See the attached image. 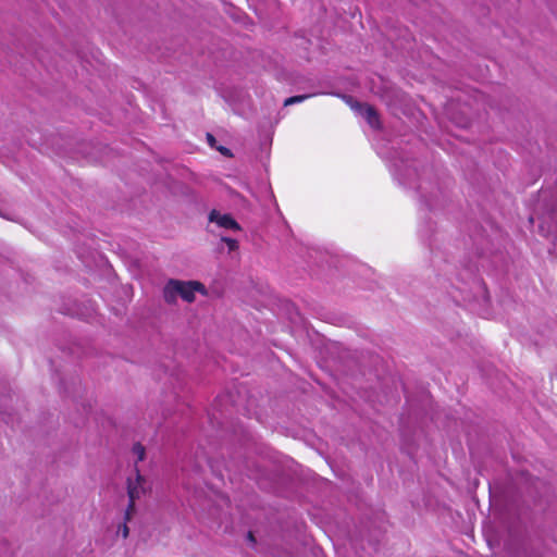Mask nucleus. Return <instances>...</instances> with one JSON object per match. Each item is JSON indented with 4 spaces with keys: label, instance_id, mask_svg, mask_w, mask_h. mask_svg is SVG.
Wrapping results in <instances>:
<instances>
[{
    "label": "nucleus",
    "instance_id": "1a4fd4ad",
    "mask_svg": "<svg viewBox=\"0 0 557 557\" xmlns=\"http://www.w3.org/2000/svg\"><path fill=\"white\" fill-rule=\"evenodd\" d=\"M248 540L251 542H255V536H253L252 532H248Z\"/></svg>",
    "mask_w": 557,
    "mask_h": 557
},
{
    "label": "nucleus",
    "instance_id": "f03ea898",
    "mask_svg": "<svg viewBox=\"0 0 557 557\" xmlns=\"http://www.w3.org/2000/svg\"><path fill=\"white\" fill-rule=\"evenodd\" d=\"M208 294L206 286L199 281H180L171 278L163 287V299L169 305H174L180 296L186 302H194L195 294Z\"/></svg>",
    "mask_w": 557,
    "mask_h": 557
},
{
    "label": "nucleus",
    "instance_id": "423d86ee",
    "mask_svg": "<svg viewBox=\"0 0 557 557\" xmlns=\"http://www.w3.org/2000/svg\"><path fill=\"white\" fill-rule=\"evenodd\" d=\"M312 95H298V96H293V97H289L287 98L285 101H284V106L287 107V106H292V104H295V103H299V102H302L305 101L306 99L310 98Z\"/></svg>",
    "mask_w": 557,
    "mask_h": 557
},
{
    "label": "nucleus",
    "instance_id": "0eeeda50",
    "mask_svg": "<svg viewBox=\"0 0 557 557\" xmlns=\"http://www.w3.org/2000/svg\"><path fill=\"white\" fill-rule=\"evenodd\" d=\"M222 242H224L227 245L230 251H234L238 248V242L234 238L222 237Z\"/></svg>",
    "mask_w": 557,
    "mask_h": 557
},
{
    "label": "nucleus",
    "instance_id": "f257e3e1",
    "mask_svg": "<svg viewBox=\"0 0 557 557\" xmlns=\"http://www.w3.org/2000/svg\"><path fill=\"white\" fill-rule=\"evenodd\" d=\"M135 478L127 479V495L128 505L124 512V521L117 525L116 535L126 539L129 533L127 521L132 519L135 513V503L140 499L150 490L147 479L140 474L138 467L134 469Z\"/></svg>",
    "mask_w": 557,
    "mask_h": 557
},
{
    "label": "nucleus",
    "instance_id": "7ed1b4c3",
    "mask_svg": "<svg viewBox=\"0 0 557 557\" xmlns=\"http://www.w3.org/2000/svg\"><path fill=\"white\" fill-rule=\"evenodd\" d=\"M345 100L351 110L359 113L367 121L370 127H372L373 129L382 128L380 115L373 106L369 103L359 102L351 96H345Z\"/></svg>",
    "mask_w": 557,
    "mask_h": 557
},
{
    "label": "nucleus",
    "instance_id": "39448f33",
    "mask_svg": "<svg viewBox=\"0 0 557 557\" xmlns=\"http://www.w3.org/2000/svg\"><path fill=\"white\" fill-rule=\"evenodd\" d=\"M133 454L136 456L135 467L139 461H143L146 457V448L140 443H135L132 448Z\"/></svg>",
    "mask_w": 557,
    "mask_h": 557
},
{
    "label": "nucleus",
    "instance_id": "20e7f679",
    "mask_svg": "<svg viewBox=\"0 0 557 557\" xmlns=\"http://www.w3.org/2000/svg\"><path fill=\"white\" fill-rule=\"evenodd\" d=\"M209 221L216 223L220 227L226 230L239 231L240 226L231 214H221L216 210H212L209 214Z\"/></svg>",
    "mask_w": 557,
    "mask_h": 557
},
{
    "label": "nucleus",
    "instance_id": "6e6552de",
    "mask_svg": "<svg viewBox=\"0 0 557 557\" xmlns=\"http://www.w3.org/2000/svg\"><path fill=\"white\" fill-rule=\"evenodd\" d=\"M220 151L224 154V156H231V151L228 148H225V147H221L220 148Z\"/></svg>",
    "mask_w": 557,
    "mask_h": 557
},
{
    "label": "nucleus",
    "instance_id": "9d476101",
    "mask_svg": "<svg viewBox=\"0 0 557 557\" xmlns=\"http://www.w3.org/2000/svg\"><path fill=\"white\" fill-rule=\"evenodd\" d=\"M208 139H209V141H213L214 137L211 134H208Z\"/></svg>",
    "mask_w": 557,
    "mask_h": 557
}]
</instances>
